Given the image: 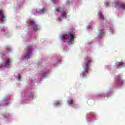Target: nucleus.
Returning a JSON list of instances; mask_svg holds the SVG:
<instances>
[{"label":"nucleus","instance_id":"f257e3e1","mask_svg":"<svg viewBox=\"0 0 125 125\" xmlns=\"http://www.w3.org/2000/svg\"><path fill=\"white\" fill-rule=\"evenodd\" d=\"M32 46H29L27 47L26 49L25 50V54L24 55L25 58L26 59H29L30 57H31V54H32Z\"/></svg>","mask_w":125,"mask_h":125},{"label":"nucleus","instance_id":"f03ea898","mask_svg":"<svg viewBox=\"0 0 125 125\" xmlns=\"http://www.w3.org/2000/svg\"><path fill=\"white\" fill-rule=\"evenodd\" d=\"M27 23L29 24V25H30V26L33 27V29L34 30V31H39V28H36V27L38 26V25L36 24L35 21H27Z\"/></svg>","mask_w":125,"mask_h":125},{"label":"nucleus","instance_id":"7ed1b4c3","mask_svg":"<svg viewBox=\"0 0 125 125\" xmlns=\"http://www.w3.org/2000/svg\"><path fill=\"white\" fill-rule=\"evenodd\" d=\"M92 61L91 60H89L84 63L85 67L84 68V72L87 73V74H88V70L89 69V64L91 63Z\"/></svg>","mask_w":125,"mask_h":125},{"label":"nucleus","instance_id":"20e7f679","mask_svg":"<svg viewBox=\"0 0 125 125\" xmlns=\"http://www.w3.org/2000/svg\"><path fill=\"white\" fill-rule=\"evenodd\" d=\"M12 61H10L9 58H6L5 62L3 63V66L5 68H7L8 66H11Z\"/></svg>","mask_w":125,"mask_h":125},{"label":"nucleus","instance_id":"39448f33","mask_svg":"<svg viewBox=\"0 0 125 125\" xmlns=\"http://www.w3.org/2000/svg\"><path fill=\"white\" fill-rule=\"evenodd\" d=\"M0 19L1 21H6V16L4 15L3 12H2L1 11H0Z\"/></svg>","mask_w":125,"mask_h":125},{"label":"nucleus","instance_id":"423d86ee","mask_svg":"<svg viewBox=\"0 0 125 125\" xmlns=\"http://www.w3.org/2000/svg\"><path fill=\"white\" fill-rule=\"evenodd\" d=\"M115 7L119 8V7H121L123 10L125 8V4L123 3H116L115 4Z\"/></svg>","mask_w":125,"mask_h":125},{"label":"nucleus","instance_id":"0eeeda50","mask_svg":"<svg viewBox=\"0 0 125 125\" xmlns=\"http://www.w3.org/2000/svg\"><path fill=\"white\" fill-rule=\"evenodd\" d=\"M99 33L98 35V37L99 38H102L103 36H104L105 35L104 30L103 29H100L99 30Z\"/></svg>","mask_w":125,"mask_h":125},{"label":"nucleus","instance_id":"6e6552de","mask_svg":"<svg viewBox=\"0 0 125 125\" xmlns=\"http://www.w3.org/2000/svg\"><path fill=\"white\" fill-rule=\"evenodd\" d=\"M68 34L69 35L70 38V42H72V41H74V39H75V37H74V34L71 32H69Z\"/></svg>","mask_w":125,"mask_h":125},{"label":"nucleus","instance_id":"1a4fd4ad","mask_svg":"<svg viewBox=\"0 0 125 125\" xmlns=\"http://www.w3.org/2000/svg\"><path fill=\"white\" fill-rule=\"evenodd\" d=\"M99 16L100 18H101V19H102L103 20H105V17H104V16H103V14H102V13L101 12H99L98 13Z\"/></svg>","mask_w":125,"mask_h":125},{"label":"nucleus","instance_id":"9d476101","mask_svg":"<svg viewBox=\"0 0 125 125\" xmlns=\"http://www.w3.org/2000/svg\"><path fill=\"white\" fill-rule=\"evenodd\" d=\"M123 62H116V66L117 67H122L123 66Z\"/></svg>","mask_w":125,"mask_h":125},{"label":"nucleus","instance_id":"9b49d317","mask_svg":"<svg viewBox=\"0 0 125 125\" xmlns=\"http://www.w3.org/2000/svg\"><path fill=\"white\" fill-rule=\"evenodd\" d=\"M119 83H120V84H123V83L124 82V80H122V79L121 78H118V79L117 80Z\"/></svg>","mask_w":125,"mask_h":125},{"label":"nucleus","instance_id":"f8f14e48","mask_svg":"<svg viewBox=\"0 0 125 125\" xmlns=\"http://www.w3.org/2000/svg\"><path fill=\"white\" fill-rule=\"evenodd\" d=\"M68 104L71 106L72 105V104H73V100L72 99H70V100H69L68 101H67Z\"/></svg>","mask_w":125,"mask_h":125},{"label":"nucleus","instance_id":"ddd939ff","mask_svg":"<svg viewBox=\"0 0 125 125\" xmlns=\"http://www.w3.org/2000/svg\"><path fill=\"white\" fill-rule=\"evenodd\" d=\"M61 40H62V41H64V40H68V38H67L65 36H61Z\"/></svg>","mask_w":125,"mask_h":125},{"label":"nucleus","instance_id":"4468645a","mask_svg":"<svg viewBox=\"0 0 125 125\" xmlns=\"http://www.w3.org/2000/svg\"><path fill=\"white\" fill-rule=\"evenodd\" d=\"M80 76L82 78H84V77H85V74H84V72H82L80 75Z\"/></svg>","mask_w":125,"mask_h":125},{"label":"nucleus","instance_id":"2eb2a0df","mask_svg":"<svg viewBox=\"0 0 125 125\" xmlns=\"http://www.w3.org/2000/svg\"><path fill=\"white\" fill-rule=\"evenodd\" d=\"M66 15L67 13L66 12H63L62 14V17H65V16H66Z\"/></svg>","mask_w":125,"mask_h":125},{"label":"nucleus","instance_id":"dca6fc26","mask_svg":"<svg viewBox=\"0 0 125 125\" xmlns=\"http://www.w3.org/2000/svg\"><path fill=\"white\" fill-rule=\"evenodd\" d=\"M46 76V72H44V75H41V77H42V78H45Z\"/></svg>","mask_w":125,"mask_h":125},{"label":"nucleus","instance_id":"f3484780","mask_svg":"<svg viewBox=\"0 0 125 125\" xmlns=\"http://www.w3.org/2000/svg\"><path fill=\"white\" fill-rule=\"evenodd\" d=\"M55 104V105H56L57 104H59V101L56 102Z\"/></svg>","mask_w":125,"mask_h":125},{"label":"nucleus","instance_id":"a211bd4d","mask_svg":"<svg viewBox=\"0 0 125 125\" xmlns=\"http://www.w3.org/2000/svg\"><path fill=\"white\" fill-rule=\"evenodd\" d=\"M21 78H22V77H21V76L19 75V78H18V80H21Z\"/></svg>","mask_w":125,"mask_h":125},{"label":"nucleus","instance_id":"6ab92c4d","mask_svg":"<svg viewBox=\"0 0 125 125\" xmlns=\"http://www.w3.org/2000/svg\"><path fill=\"white\" fill-rule=\"evenodd\" d=\"M55 11H59V9H58L57 8H55Z\"/></svg>","mask_w":125,"mask_h":125},{"label":"nucleus","instance_id":"aec40b11","mask_svg":"<svg viewBox=\"0 0 125 125\" xmlns=\"http://www.w3.org/2000/svg\"><path fill=\"white\" fill-rule=\"evenodd\" d=\"M53 0V1H54V0Z\"/></svg>","mask_w":125,"mask_h":125},{"label":"nucleus","instance_id":"412c9836","mask_svg":"<svg viewBox=\"0 0 125 125\" xmlns=\"http://www.w3.org/2000/svg\"><path fill=\"white\" fill-rule=\"evenodd\" d=\"M117 69H119V67H117Z\"/></svg>","mask_w":125,"mask_h":125}]
</instances>
